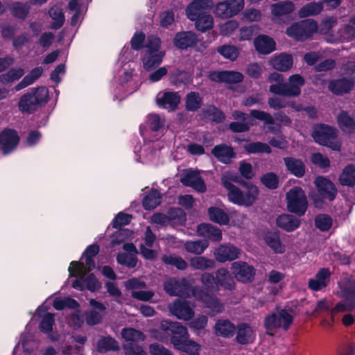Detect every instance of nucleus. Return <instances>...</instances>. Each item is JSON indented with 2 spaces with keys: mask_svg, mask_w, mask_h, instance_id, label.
I'll return each instance as SVG.
<instances>
[{
  "mask_svg": "<svg viewBox=\"0 0 355 355\" xmlns=\"http://www.w3.org/2000/svg\"><path fill=\"white\" fill-rule=\"evenodd\" d=\"M169 80L173 85L178 87L181 85L189 84L191 82V76L188 71L176 69L170 73Z\"/></svg>",
  "mask_w": 355,
  "mask_h": 355,
  "instance_id": "a19ab883",
  "label": "nucleus"
},
{
  "mask_svg": "<svg viewBox=\"0 0 355 355\" xmlns=\"http://www.w3.org/2000/svg\"><path fill=\"white\" fill-rule=\"evenodd\" d=\"M165 52L144 53L141 58L144 69L150 71L157 67L162 62Z\"/></svg>",
  "mask_w": 355,
  "mask_h": 355,
  "instance_id": "c9c22d12",
  "label": "nucleus"
},
{
  "mask_svg": "<svg viewBox=\"0 0 355 355\" xmlns=\"http://www.w3.org/2000/svg\"><path fill=\"white\" fill-rule=\"evenodd\" d=\"M49 14L54 21L51 23V28L55 30L60 28L64 23V15L62 10L58 8H51Z\"/></svg>",
  "mask_w": 355,
  "mask_h": 355,
  "instance_id": "680f3d73",
  "label": "nucleus"
},
{
  "mask_svg": "<svg viewBox=\"0 0 355 355\" xmlns=\"http://www.w3.org/2000/svg\"><path fill=\"white\" fill-rule=\"evenodd\" d=\"M49 101V90L45 87H32L18 101V109L22 113L33 114Z\"/></svg>",
  "mask_w": 355,
  "mask_h": 355,
  "instance_id": "7ed1b4c3",
  "label": "nucleus"
},
{
  "mask_svg": "<svg viewBox=\"0 0 355 355\" xmlns=\"http://www.w3.org/2000/svg\"><path fill=\"white\" fill-rule=\"evenodd\" d=\"M340 130L345 134L355 133V119L346 110H341L336 117Z\"/></svg>",
  "mask_w": 355,
  "mask_h": 355,
  "instance_id": "c756f323",
  "label": "nucleus"
},
{
  "mask_svg": "<svg viewBox=\"0 0 355 355\" xmlns=\"http://www.w3.org/2000/svg\"><path fill=\"white\" fill-rule=\"evenodd\" d=\"M236 326L228 319H219L215 323L214 333L217 336L230 338L235 335Z\"/></svg>",
  "mask_w": 355,
  "mask_h": 355,
  "instance_id": "4be33fe9",
  "label": "nucleus"
},
{
  "mask_svg": "<svg viewBox=\"0 0 355 355\" xmlns=\"http://www.w3.org/2000/svg\"><path fill=\"white\" fill-rule=\"evenodd\" d=\"M189 264L194 270H205L214 268L216 262L213 259L200 256L191 258L189 261Z\"/></svg>",
  "mask_w": 355,
  "mask_h": 355,
  "instance_id": "c03bdc74",
  "label": "nucleus"
},
{
  "mask_svg": "<svg viewBox=\"0 0 355 355\" xmlns=\"http://www.w3.org/2000/svg\"><path fill=\"white\" fill-rule=\"evenodd\" d=\"M261 183L269 189H275L279 184V178L273 172L264 173L260 178Z\"/></svg>",
  "mask_w": 355,
  "mask_h": 355,
  "instance_id": "bf43d9fd",
  "label": "nucleus"
},
{
  "mask_svg": "<svg viewBox=\"0 0 355 355\" xmlns=\"http://www.w3.org/2000/svg\"><path fill=\"white\" fill-rule=\"evenodd\" d=\"M198 42L197 35L191 31L178 32L173 40L174 46L180 50L194 47Z\"/></svg>",
  "mask_w": 355,
  "mask_h": 355,
  "instance_id": "2eb2a0df",
  "label": "nucleus"
},
{
  "mask_svg": "<svg viewBox=\"0 0 355 355\" xmlns=\"http://www.w3.org/2000/svg\"><path fill=\"white\" fill-rule=\"evenodd\" d=\"M162 261L165 264L174 266L180 270L187 269L188 266L187 262L182 257L175 254L163 255Z\"/></svg>",
  "mask_w": 355,
  "mask_h": 355,
  "instance_id": "09e8293b",
  "label": "nucleus"
},
{
  "mask_svg": "<svg viewBox=\"0 0 355 355\" xmlns=\"http://www.w3.org/2000/svg\"><path fill=\"white\" fill-rule=\"evenodd\" d=\"M206 13L205 0H193L186 8L187 17L191 21H194Z\"/></svg>",
  "mask_w": 355,
  "mask_h": 355,
  "instance_id": "2f4dec72",
  "label": "nucleus"
},
{
  "mask_svg": "<svg viewBox=\"0 0 355 355\" xmlns=\"http://www.w3.org/2000/svg\"><path fill=\"white\" fill-rule=\"evenodd\" d=\"M167 215L168 217V222H174L178 224H183L186 221V213L180 207H171Z\"/></svg>",
  "mask_w": 355,
  "mask_h": 355,
  "instance_id": "052dcab7",
  "label": "nucleus"
},
{
  "mask_svg": "<svg viewBox=\"0 0 355 355\" xmlns=\"http://www.w3.org/2000/svg\"><path fill=\"white\" fill-rule=\"evenodd\" d=\"M315 227L320 232H328L332 227V218L327 214H320L314 218Z\"/></svg>",
  "mask_w": 355,
  "mask_h": 355,
  "instance_id": "de8ad7c7",
  "label": "nucleus"
},
{
  "mask_svg": "<svg viewBox=\"0 0 355 355\" xmlns=\"http://www.w3.org/2000/svg\"><path fill=\"white\" fill-rule=\"evenodd\" d=\"M116 261L119 264L125 266L129 268H133L137 266L138 259L134 254L120 252L116 255Z\"/></svg>",
  "mask_w": 355,
  "mask_h": 355,
  "instance_id": "13d9d810",
  "label": "nucleus"
},
{
  "mask_svg": "<svg viewBox=\"0 0 355 355\" xmlns=\"http://www.w3.org/2000/svg\"><path fill=\"white\" fill-rule=\"evenodd\" d=\"M283 159L286 171L290 174L297 178H301L305 175L306 167L302 159L293 157H286Z\"/></svg>",
  "mask_w": 355,
  "mask_h": 355,
  "instance_id": "b1692460",
  "label": "nucleus"
},
{
  "mask_svg": "<svg viewBox=\"0 0 355 355\" xmlns=\"http://www.w3.org/2000/svg\"><path fill=\"white\" fill-rule=\"evenodd\" d=\"M244 149L248 154L266 153L270 154L272 152L270 146L261 141L250 142L244 146Z\"/></svg>",
  "mask_w": 355,
  "mask_h": 355,
  "instance_id": "8fccbe9b",
  "label": "nucleus"
},
{
  "mask_svg": "<svg viewBox=\"0 0 355 355\" xmlns=\"http://www.w3.org/2000/svg\"><path fill=\"white\" fill-rule=\"evenodd\" d=\"M323 10L322 3L320 1L310 2L302 6L298 11V15L302 18H305L309 16L317 15Z\"/></svg>",
  "mask_w": 355,
  "mask_h": 355,
  "instance_id": "a18cd8bd",
  "label": "nucleus"
},
{
  "mask_svg": "<svg viewBox=\"0 0 355 355\" xmlns=\"http://www.w3.org/2000/svg\"><path fill=\"white\" fill-rule=\"evenodd\" d=\"M250 115L254 119L263 121L265 125L275 124L274 118L268 112L259 110H252L250 112Z\"/></svg>",
  "mask_w": 355,
  "mask_h": 355,
  "instance_id": "338daca9",
  "label": "nucleus"
},
{
  "mask_svg": "<svg viewBox=\"0 0 355 355\" xmlns=\"http://www.w3.org/2000/svg\"><path fill=\"white\" fill-rule=\"evenodd\" d=\"M354 86L353 82L348 80L347 77L330 80L328 83L329 90L337 96L349 94Z\"/></svg>",
  "mask_w": 355,
  "mask_h": 355,
  "instance_id": "aec40b11",
  "label": "nucleus"
},
{
  "mask_svg": "<svg viewBox=\"0 0 355 355\" xmlns=\"http://www.w3.org/2000/svg\"><path fill=\"white\" fill-rule=\"evenodd\" d=\"M19 137L14 129L5 128L0 133V146L6 155L15 150L19 142Z\"/></svg>",
  "mask_w": 355,
  "mask_h": 355,
  "instance_id": "f8f14e48",
  "label": "nucleus"
},
{
  "mask_svg": "<svg viewBox=\"0 0 355 355\" xmlns=\"http://www.w3.org/2000/svg\"><path fill=\"white\" fill-rule=\"evenodd\" d=\"M217 52L223 58L234 61L239 55L237 47L230 44H224L217 48Z\"/></svg>",
  "mask_w": 355,
  "mask_h": 355,
  "instance_id": "4d7b16f0",
  "label": "nucleus"
},
{
  "mask_svg": "<svg viewBox=\"0 0 355 355\" xmlns=\"http://www.w3.org/2000/svg\"><path fill=\"white\" fill-rule=\"evenodd\" d=\"M314 184L318 193L322 198L330 202L336 199L338 194V189L334 183L329 178L318 176L315 179Z\"/></svg>",
  "mask_w": 355,
  "mask_h": 355,
  "instance_id": "9b49d317",
  "label": "nucleus"
},
{
  "mask_svg": "<svg viewBox=\"0 0 355 355\" xmlns=\"http://www.w3.org/2000/svg\"><path fill=\"white\" fill-rule=\"evenodd\" d=\"M276 225L282 230L291 232L300 227L301 220L292 214H282L277 217Z\"/></svg>",
  "mask_w": 355,
  "mask_h": 355,
  "instance_id": "393cba45",
  "label": "nucleus"
},
{
  "mask_svg": "<svg viewBox=\"0 0 355 355\" xmlns=\"http://www.w3.org/2000/svg\"><path fill=\"white\" fill-rule=\"evenodd\" d=\"M293 316L284 308L276 307V311L268 314L263 320V327L266 331L282 329L288 331L293 322Z\"/></svg>",
  "mask_w": 355,
  "mask_h": 355,
  "instance_id": "39448f33",
  "label": "nucleus"
},
{
  "mask_svg": "<svg viewBox=\"0 0 355 355\" xmlns=\"http://www.w3.org/2000/svg\"><path fill=\"white\" fill-rule=\"evenodd\" d=\"M96 349L98 352L105 354L108 352H116L120 347L118 342L112 336H102L96 343Z\"/></svg>",
  "mask_w": 355,
  "mask_h": 355,
  "instance_id": "e433bc0d",
  "label": "nucleus"
},
{
  "mask_svg": "<svg viewBox=\"0 0 355 355\" xmlns=\"http://www.w3.org/2000/svg\"><path fill=\"white\" fill-rule=\"evenodd\" d=\"M173 340L172 345L174 348L188 355H198L201 350V346L196 341L189 339V336H185L182 338L175 337Z\"/></svg>",
  "mask_w": 355,
  "mask_h": 355,
  "instance_id": "a211bd4d",
  "label": "nucleus"
},
{
  "mask_svg": "<svg viewBox=\"0 0 355 355\" xmlns=\"http://www.w3.org/2000/svg\"><path fill=\"white\" fill-rule=\"evenodd\" d=\"M287 209L299 217L303 216L309 206L306 195L300 187L291 188L286 195Z\"/></svg>",
  "mask_w": 355,
  "mask_h": 355,
  "instance_id": "423d86ee",
  "label": "nucleus"
},
{
  "mask_svg": "<svg viewBox=\"0 0 355 355\" xmlns=\"http://www.w3.org/2000/svg\"><path fill=\"white\" fill-rule=\"evenodd\" d=\"M235 342L241 345L252 344L256 339V333L247 322H240L236 326Z\"/></svg>",
  "mask_w": 355,
  "mask_h": 355,
  "instance_id": "4468645a",
  "label": "nucleus"
},
{
  "mask_svg": "<svg viewBox=\"0 0 355 355\" xmlns=\"http://www.w3.org/2000/svg\"><path fill=\"white\" fill-rule=\"evenodd\" d=\"M221 182L227 191L228 200L234 205L250 207L258 198V187L250 182L243 180L237 174L223 175Z\"/></svg>",
  "mask_w": 355,
  "mask_h": 355,
  "instance_id": "f257e3e1",
  "label": "nucleus"
},
{
  "mask_svg": "<svg viewBox=\"0 0 355 355\" xmlns=\"http://www.w3.org/2000/svg\"><path fill=\"white\" fill-rule=\"evenodd\" d=\"M123 348L125 355H146L142 347L137 343H127L123 344Z\"/></svg>",
  "mask_w": 355,
  "mask_h": 355,
  "instance_id": "774afa93",
  "label": "nucleus"
},
{
  "mask_svg": "<svg viewBox=\"0 0 355 355\" xmlns=\"http://www.w3.org/2000/svg\"><path fill=\"white\" fill-rule=\"evenodd\" d=\"M216 286L228 290L233 291L235 288V282L230 274L227 269L222 267L218 268L215 272Z\"/></svg>",
  "mask_w": 355,
  "mask_h": 355,
  "instance_id": "c85d7f7f",
  "label": "nucleus"
},
{
  "mask_svg": "<svg viewBox=\"0 0 355 355\" xmlns=\"http://www.w3.org/2000/svg\"><path fill=\"white\" fill-rule=\"evenodd\" d=\"M55 324V315L51 313H46L42 318L40 324V330L45 334H50L53 331V327Z\"/></svg>",
  "mask_w": 355,
  "mask_h": 355,
  "instance_id": "e2e57ef3",
  "label": "nucleus"
},
{
  "mask_svg": "<svg viewBox=\"0 0 355 355\" xmlns=\"http://www.w3.org/2000/svg\"><path fill=\"white\" fill-rule=\"evenodd\" d=\"M30 8V6L27 3L17 1L10 6V10L13 17L25 19L29 14Z\"/></svg>",
  "mask_w": 355,
  "mask_h": 355,
  "instance_id": "5fc2aeb1",
  "label": "nucleus"
},
{
  "mask_svg": "<svg viewBox=\"0 0 355 355\" xmlns=\"http://www.w3.org/2000/svg\"><path fill=\"white\" fill-rule=\"evenodd\" d=\"M193 21H195L196 28L202 33L211 29L214 26L213 17L207 12Z\"/></svg>",
  "mask_w": 355,
  "mask_h": 355,
  "instance_id": "6e6d98bb",
  "label": "nucleus"
},
{
  "mask_svg": "<svg viewBox=\"0 0 355 355\" xmlns=\"http://www.w3.org/2000/svg\"><path fill=\"white\" fill-rule=\"evenodd\" d=\"M181 96L177 92H164L160 97H157V105L159 108L175 111L180 103Z\"/></svg>",
  "mask_w": 355,
  "mask_h": 355,
  "instance_id": "f3484780",
  "label": "nucleus"
},
{
  "mask_svg": "<svg viewBox=\"0 0 355 355\" xmlns=\"http://www.w3.org/2000/svg\"><path fill=\"white\" fill-rule=\"evenodd\" d=\"M239 254L240 250L233 245H222L214 252L216 260L222 263L233 261L239 258Z\"/></svg>",
  "mask_w": 355,
  "mask_h": 355,
  "instance_id": "a878e982",
  "label": "nucleus"
},
{
  "mask_svg": "<svg viewBox=\"0 0 355 355\" xmlns=\"http://www.w3.org/2000/svg\"><path fill=\"white\" fill-rule=\"evenodd\" d=\"M202 105V98L198 92H191L185 98V107L187 111L196 112Z\"/></svg>",
  "mask_w": 355,
  "mask_h": 355,
  "instance_id": "49530a36",
  "label": "nucleus"
},
{
  "mask_svg": "<svg viewBox=\"0 0 355 355\" xmlns=\"http://www.w3.org/2000/svg\"><path fill=\"white\" fill-rule=\"evenodd\" d=\"M121 336L128 343L144 341L146 338L144 334L133 328H124L121 331Z\"/></svg>",
  "mask_w": 355,
  "mask_h": 355,
  "instance_id": "864d4df0",
  "label": "nucleus"
},
{
  "mask_svg": "<svg viewBox=\"0 0 355 355\" xmlns=\"http://www.w3.org/2000/svg\"><path fill=\"white\" fill-rule=\"evenodd\" d=\"M255 50L260 54L268 55L276 49L275 40L266 35H259L254 40Z\"/></svg>",
  "mask_w": 355,
  "mask_h": 355,
  "instance_id": "bb28decb",
  "label": "nucleus"
},
{
  "mask_svg": "<svg viewBox=\"0 0 355 355\" xmlns=\"http://www.w3.org/2000/svg\"><path fill=\"white\" fill-rule=\"evenodd\" d=\"M343 299L349 302L352 308H355V279H347L340 287Z\"/></svg>",
  "mask_w": 355,
  "mask_h": 355,
  "instance_id": "f704fd0d",
  "label": "nucleus"
},
{
  "mask_svg": "<svg viewBox=\"0 0 355 355\" xmlns=\"http://www.w3.org/2000/svg\"><path fill=\"white\" fill-rule=\"evenodd\" d=\"M337 136L336 128L326 124H321L312 133V137L316 143L334 150H339L340 148V144L334 141Z\"/></svg>",
  "mask_w": 355,
  "mask_h": 355,
  "instance_id": "6e6552de",
  "label": "nucleus"
},
{
  "mask_svg": "<svg viewBox=\"0 0 355 355\" xmlns=\"http://www.w3.org/2000/svg\"><path fill=\"white\" fill-rule=\"evenodd\" d=\"M304 84L305 80L304 77L300 74L296 73L289 76L288 83L270 85L269 91L275 95L294 98L301 94V87Z\"/></svg>",
  "mask_w": 355,
  "mask_h": 355,
  "instance_id": "20e7f679",
  "label": "nucleus"
},
{
  "mask_svg": "<svg viewBox=\"0 0 355 355\" xmlns=\"http://www.w3.org/2000/svg\"><path fill=\"white\" fill-rule=\"evenodd\" d=\"M171 313L178 319L189 320L194 315V311L185 300H175L169 307Z\"/></svg>",
  "mask_w": 355,
  "mask_h": 355,
  "instance_id": "dca6fc26",
  "label": "nucleus"
},
{
  "mask_svg": "<svg viewBox=\"0 0 355 355\" xmlns=\"http://www.w3.org/2000/svg\"><path fill=\"white\" fill-rule=\"evenodd\" d=\"M209 243L205 240L187 241L184 243L185 250L191 253L201 254L208 247Z\"/></svg>",
  "mask_w": 355,
  "mask_h": 355,
  "instance_id": "3c124183",
  "label": "nucleus"
},
{
  "mask_svg": "<svg viewBox=\"0 0 355 355\" xmlns=\"http://www.w3.org/2000/svg\"><path fill=\"white\" fill-rule=\"evenodd\" d=\"M338 180L342 186L355 187V165L350 164L344 167L339 175Z\"/></svg>",
  "mask_w": 355,
  "mask_h": 355,
  "instance_id": "58836bf2",
  "label": "nucleus"
},
{
  "mask_svg": "<svg viewBox=\"0 0 355 355\" xmlns=\"http://www.w3.org/2000/svg\"><path fill=\"white\" fill-rule=\"evenodd\" d=\"M24 74V71L22 68H12L9 69L6 73L0 75V83L3 85L13 83L14 81L18 80Z\"/></svg>",
  "mask_w": 355,
  "mask_h": 355,
  "instance_id": "603ef678",
  "label": "nucleus"
},
{
  "mask_svg": "<svg viewBox=\"0 0 355 355\" xmlns=\"http://www.w3.org/2000/svg\"><path fill=\"white\" fill-rule=\"evenodd\" d=\"M200 282L204 287L193 286L191 290L192 296L213 313H221L224 306L215 295V293L219 291V288L216 286L215 276L211 273L205 272L200 277Z\"/></svg>",
  "mask_w": 355,
  "mask_h": 355,
  "instance_id": "f03ea898",
  "label": "nucleus"
},
{
  "mask_svg": "<svg viewBox=\"0 0 355 355\" xmlns=\"http://www.w3.org/2000/svg\"><path fill=\"white\" fill-rule=\"evenodd\" d=\"M95 266L94 257H85V263L78 261H71L68 270L70 276L83 278L87 272L94 269Z\"/></svg>",
  "mask_w": 355,
  "mask_h": 355,
  "instance_id": "6ab92c4d",
  "label": "nucleus"
},
{
  "mask_svg": "<svg viewBox=\"0 0 355 355\" xmlns=\"http://www.w3.org/2000/svg\"><path fill=\"white\" fill-rule=\"evenodd\" d=\"M318 24L312 19L301 20L287 28L286 34L296 41L303 42L312 37L318 31Z\"/></svg>",
  "mask_w": 355,
  "mask_h": 355,
  "instance_id": "0eeeda50",
  "label": "nucleus"
},
{
  "mask_svg": "<svg viewBox=\"0 0 355 355\" xmlns=\"http://www.w3.org/2000/svg\"><path fill=\"white\" fill-rule=\"evenodd\" d=\"M211 153L218 162L225 164H230L236 157L233 148L225 144L215 146Z\"/></svg>",
  "mask_w": 355,
  "mask_h": 355,
  "instance_id": "5701e85b",
  "label": "nucleus"
},
{
  "mask_svg": "<svg viewBox=\"0 0 355 355\" xmlns=\"http://www.w3.org/2000/svg\"><path fill=\"white\" fill-rule=\"evenodd\" d=\"M263 241L273 252L282 254L285 252V245L281 241L278 232L268 231L263 235Z\"/></svg>",
  "mask_w": 355,
  "mask_h": 355,
  "instance_id": "7c9ffc66",
  "label": "nucleus"
},
{
  "mask_svg": "<svg viewBox=\"0 0 355 355\" xmlns=\"http://www.w3.org/2000/svg\"><path fill=\"white\" fill-rule=\"evenodd\" d=\"M198 234L211 241L218 242L222 240V231L218 227L209 223H201L197 227Z\"/></svg>",
  "mask_w": 355,
  "mask_h": 355,
  "instance_id": "cd10ccee",
  "label": "nucleus"
},
{
  "mask_svg": "<svg viewBox=\"0 0 355 355\" xmlns=\"http://www.w3.org/2000/svg\"><path fill=\"white\" fill-rule=\"evenodd\" d=\"M162 194L155 189H152L143 198L142 205L146 210H153L160 205Z\"/></svg>",
  "mask_w": 355,
  "mask_h": 355,
  "instance_id": "ea45409f",
  "label": "nucleus"
},
{
  "mask_svg": "<svg viewBox=\"0 0 355 355\" xmlns=\"http://www.w3.org/2000/svg\"><path fill=\"white\" fill-rule=\"evenodd\" d=\"M231 270L236 280L243 284L252 282L256 275L254 266L242 261L233 262Z\"/></svg>",
  "mask_w": 355,
  "mask_h": 355,
  "instance_id": "9d476101",
  "label": "nucleus"
},
{
  "mask_svg": "<svg viewBox=\"0 0 355 355\" xmlns=\"http://www.w3.org/2000/svg\"><path fill=\"white\" fill-rule=\"evenodd\" d=\"M205 112L212 121L216 123H220L225 119V113L214 105L208 106Z\"/></svg>",
  "mask_w": 355,
  "mask_h": 355,
  "instance_id": "0e129e2a",
  "label": "nucleus"
},
{
  "mask_svg": "<svg viewBox=\"0 0 355 355\" xmlns=\"http://www.w3.org/2000/svg\"><path fill=\"white\" fill-rule=\"evenodd\" d=\"M164 329L168 335H171L170 341L173 344V338H182L185 336H189L186 327L178 322L165 321ZM164 327V324H162Z\"/></svg>",
  "mask_w": 355,
  "mask_h": 355,
  "instance_id": "473e14b6",
  "label": "nucleus"
},
{
  "mask_svg": "<svg viewBox=\"0 0 355 355\" xmlns=\"http://www.w3.org/2000/svg\"><path fill=\"white\" fill-rule=\"evenodd\" d=\"M331 272L329 268H320L315 274L314 278L309 279V288L314 291H321L326 287L329 282Z\"/></svg>",
  "mask_w": 355,
  "mask_h": 355,
  "instance_id": "412c9836",
  "label": "nucleus"
},
{
  "mask_svg": "<svg viewBox=\"0 0 355 355\" xmlns=\"http://www.w3.org/2000/svg\"><path fill=\"white\" fill-rule=\"evenodd\" d=\"M164 290L171 296H182V284L175 279L164 283Z\"/></svg>",
  "mask_w": 355,
  "mask_h": 355,
  "instance_id": "69168bd1",
  "label": "nucleus"
},
{
  "mask_svg": "<svg viewBox=\"0 0 355 355\" xmlns=\"http://www.w3.org/2000/svg\"><path fill=\"white\" fill-rule=\"evenodd\" d=\"M272 67L279 71H287L291 69L293 64V58L291 54L282 53L275 55L270 61Z\"/></svg>",
  "mask_w": 355,
  "mask_h": 355,
  "instance_id": "72a5a7b5",
  "label": "nucleus"
},
{
  "mask_svg": "<svg viewBox=\"0 0 355 355\" xmlns=\"http://www.w3.org/2000/svg\"><path fill=\"white\" fill-rule=\"evenodd\" d=\"M244 5V0H225L216 3L214 12L222 19L230 18L238 15Z\"/></svg>",
  "mask_w": 355,
  "mask_h": 355,
  "instance_id": "1a4fd4ad",
  "label": "nucleus"
},
{
  "mask_svg": "<svg viewBox=\"0 0 355 355\" xmlns=\"http://www.w3.org/2000/svg\"><path fill=\"white\" fill-rule=\"evenodd\" d=\"M295 4L291 1H284L271 6V13L276 17H281L293 12Z\"/></svg>",
  "mask_w": 355,
  "mask_h": 355,
  "instance_id": "37998d69",
  "label": "nucleus"
},
{
  "mask_svg": "<svg viewBox=\"0 0 355 355\" xmlns=\"http://www.w3.org/2000/svg\"><path fill=\"white\" fill-rule=\"evenodd\" d=\"M180 182L184 186L191 187L199 193H204L207 190L205 181L198 171L188 170L181 177Z\"/></svg>",
  "mask_w": 355,
  "mask_h": 355,
  "instance_id": "ddd939ff",
  "label": "nucleus"
},
{
  "mask_svg": "<svg viewBox=\"0 0 355 355\" xmlns=\"http://www.w3.org/2000/svg\"><path fill=\"white\" fill-rule=\"evenodd\" d=\"M207 214L209 219L217 224L226 225L230 223L228 214L220 207H210L208 208Z\"/></svg>",
  "mask_w": 355,
  "mask_h": 355,
  "instance_id": "79ce46f5",
  "label": "nucleus"
},
{
  "mask_svg": "<svg viewBox=\"0 0 355 355\" xmlns=\"http://www.w3.org/2000/svg\"><path fill=\"white\" fill-rule=\"evenodd\" d=\"M43 69L42 67H37L31 70V71L24 77V78L15 86V90L18 92L31 85L42 76Z\"/></svg>",
  "mask_w": 355,
  "mask_h": 355,
  "instance_id": "4c0bfd02",
  "label": "nucleus"
}]
</instances>
